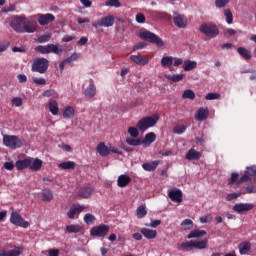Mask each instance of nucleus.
<instances>
[{
    "instance_id": "nucleus-1",
    "label": "nucleus",
    "mask_w": 256,
    "mask_h": 256,
    "mask_svg": "<svg viewBox=\"0 0 256 256\" xmlns=\"http://www.w3.org/2000/svg\"><path fill=\"white\" fill-rule=\"evenodd\" d=\"M159 122V114H154L152 116H146L142 119H140L136 125L137 129L139 131L145 132L147 129H150V127H155L157 123Z\"/></svg>"
},
{
    "instance_id": "nucleus-2",
    "label": "nucleus",
    "mask_w": 256,
    "mask_h": 256,
    "mask_svg": "<svg viewBox=\"0 0 256 256\" xmlns=\"http://www.w3.org/2000/svg\"><path fill=\"white\" fill-rule=\"evenodd\" d=\"M140 39H143V41H147L148 43H152L153 45H156L157 47H165V42L163 39L159 38L155 33L145 30L139 33Z\"/></svg>"
},
{
    "instance_id": "nucleus-3",
    "label": "nucleus",
    "mask_w": 256,
    "mask_h": 256,
    "mask_svg": "<svg viewBox=\"0 0 256 256\" xmlns=\"http://www.w3.org/2000/svg\"><path fill=\"white\" fill-rule=\"evenodd\" d=\"M199 31L210 39H214V37L219 35V27L213 22L202 23L199 27Z\"/></svg>"
},
{
    "instance_id": "nucleus-4",
    "label": "nucleus",
    "mask_w": 256,
    "mask_h": 256,
    "mask_svg": "<svg viewBox=\"0 0 256 256\" xmlns=\"http://www.w3.org/2000/svg\"><path fill=\"white\" fill-rule=\"evenodd\" d=\"M47 69H49V60H47V58L34 59L31 68L33 73H40L43 75L44 73H47Z\"/></svg>"
},
{
    "instance_id": "nucleus-5",
    "label": "nucleus",
    "mask_w": 256,
    "mask_h": 256,
    "mask_svg": "<svg viewBox=\"0 0 256 256\" xmlns=\"http://www.w3.org/2000/svg\"><path fill=\"white\" fill-rule=\"evenodd\" d=\"M3 144L9 149H21L23 147V142L16 135H4Z\"/></svg>"
},
{
    "instance_id": "nucleus-6",
    "label": "nucleus",
    "mask_w": 256,
    "mask_h": 256,
    "mask_svg": "<svg viewBox=\"0 0 256 256\" xmlns=\"http://www.w3.org/2000/svg\"><path fill=\"white\" fill-rule=\"evenodd\" d=\"M113 25H115V16L113 15L102 17L99 22L92 23L95 29H99V27H113Z\"/></svg>"
},
{
    "instance_id": "nucleus-7",
    "label": "nucleus",
    "mask_w": 256,
    "mask_h": 256,
    "mask_svg": "<svg viewBox=\"0 0 256 256\" xmlns=\"http://www.w3.org/2000/svg\"><path fill=\"white\" fill-rule=\"evenodd\" d=\"M109 233V227L105 224L94 226L90 230L91 237H105Z\"/></svg>"
},
{
    "instance_id": "nucleus-8",
    "label": "nucleus",
    "mask_w": 256,
    "mask_h": 256,
    "mask_svg": "<svg viewBox=\"0 0 256 256\" xmlns=\"http://www.w3.org/2000/svg\"><path fill=\"white\" fill-rule=\"evenodd\" d=\"M10 222L12 225H16L17 227H23L27 229L29 227V222L25 221L22 216L18 212H12L10 216Z\"/></svg>"
},
{
    "instance_id": "nucleus-9",
    "label": "nucleus",
    "mask_w": 256,
    "mask_h": 256,
    "mask_svg": "<svg viewBox=\"0 0 256 256\" xmlns=\"http://www.w3.org/2000/svg\"><path fill=\"white\" fill-rule=\"evenodd\" d=\"M25 19L23 17L16 16L11 22L10 27L16 31V33H22L23 27L25 25Z\"/></svg>"
},
{
    "instance_id": "nucleus-10",
    "label": "nucleus",
    "mask_w": 256,
    "mask_h": 256,
    "mask_svg": "<svg viewBox=\"0 0 256 256\" xmlns=\"http://www.w3.org/2000/svg\"><path fill=\"white\" fill-rule=\"evenodd\" d=\"M53 21H55V15L51 13L38 15V23L42 27H45V25H49V23H53Z\"/></svg>"
},
{
    "instance_id": "nucleus-11",
    "label": "nucleus",
    "mask_w": 256,
    "mask_h": 256,
    "mask_svg": "<svg viewBox=\"0 0 256 256\" xmlns=\"http://www.w3.org/2000/svg\"><path fill=\"white\" fill-rule=\"evenodd\" d=\"M168 197L174 203H183V192L180 189L169 190Z\"/></svg>"
},
{
    "instance_id": "nucleus-12",
    "label": "nucleus",
    "mask_w": 256,
    "mask_h": 256,
    "mask_svg": "<svg viewBox=\"0 0 256 256\" xmlns=\"http://www.w3.org/2000/svg\"><path fill=\"white\" fill-rule=\"evenodd\" d=\"M255 209V204L253 203H238L233 206V211L236 213H243L244 211H251Z\"/></svg>"
},
{
    "instance_id": "nucleus-13",
    "label": "nucleus",
    "mask_w": 256,
    "mask_h": 256,
    "mask_svg": "<svg viewBox=\"0 0 256 256\" xmlns=\"http://www.w3.org/2000/svg\"><path fill=\"white\" fill-rule=\"evenodd\" d=\"M85 211V206H81L79 204H74L71 206L70 210L67 213L68 219H75L76 215L83 213Z\"/></svg>"
},
{
    "instance_id": "nucleus-14",
    "label": "nucleus",
    "mask_w": 256,
    "mask_h": 256,
    "mask_svg": "<svg viewBox=\"0 0 256 256\" xmlns=\"http://www.w3.org/2000/svg\"><path fill=\"white\" fill-rule=\"evenodd\" d=\"M174 25L176 27H179V29H184V27H187V18L185 16L178 14L177 12L174 13Z\"/></svg>"
},
{
    "instance_id": "nucleus-15",
    "label": "nucleus",
    "mask_w": 256,
    "mask_h": 256,
    "mask_svg": "<svg viewBox=\"0 0 256 256\" xmlns=\"http://www.w3.org/2000/svg\"><path fill=\"white\" fill-rule=\"evenodd\" d=\"M130 59L135 63L136 65L145 66L147 63H149V57L143 56V55H131Z\"/></svg>"
},
{
    "instance_id": "nucleus-16",
    "label": "nucleus",
    "mask_w": 256,
    "mask_h": 256,
    "mask_svg": "<svg viewBox=\"0 0 256 256\" xmlns=\"http://www.w3.org/2000/svg\"><path fill=\"white\" fill-rule=\"evenodd\" d=\"M185 158L187 159V161H199V159H201V152L195 150L194 148H191L186 153Z\"/></svg>"
},
{
    "instance_id": "nucleus-17",
    "label": "nucleus",
    "mask_w": 256,
    "mask_h": 256,
    "mask_svg": "<svg viewBox=\"0 0 256 256\" xmlns=\"http://www.w3.org/2000/svg\"><path fill=\"white\" fill-rule=\"evenodd\" d=\"M35 31H37V26L26 18L24 20V26L22 27L21 33H35Z\"/></svg>"
},
{
    "instance_id": "nucleus-18",
    "label": "nucleus",
    "mask_w": 256,
    "mask_h": 256,
    "mask_svg": "<svg viewBox=\"0 0 256 256\" xmlns=\"http://www.w3.org/2000/svg\"><path fill=\"white\" fill-rule=\"evenodd\" d=\"M209 118V108H199L195 115L196 121H205Z\"/></svg>"
},
{
    "instance_id": "nucleus-19",
    "label": "nucleus",
    "mask_w": 256,
    "mask_h": 256,
    "mask_svg": "<svg viewBox=\"0 0 256 256\" xmlns=\"http://www.w3.org/2000/svg\"><path fill=\"white\" fill-rule=\"evenodd\" d=\"M207 245H209V239L207 238H204L202 240H192L193 249H207Z\"/></svg>"
},
{
    "instance_id": "nucleus-20",
    "label": "nucleus",
    "mask_w": 256,
    "mask_h": 256,
    "mask_svg": "<svg viewBox=\"0 0 256 256\" xmlns=\"http://www.w3.org/2000/svg\"><path fill=\"white\" fill-rule=\"evenodd\" d=\"M32 163L31 158H26L24 160H18L15 163V167L18 171H23V169H27V167H30Z\"/></svg>"
},
{
    "instance_id": "nucleus-21",
    "label": "nucleus",
    "mask_w": 256,
    "mask_h": 256,
    "mask_svg": "<svg viewBox=\"0 0 256 256\" xmlns=\"http://www.w3.org/2000/svg\"><path fill=\"white\" fill-rule=\"evenodd\" d=\"M23 253V248L16 247L14 250H0V256H20Z\"/></svg>"
},
{
    "instance_id": "nucleus-22",
    "label": "nucleus",
    "mask_w": 256,
    "mask_h": 256,
    "mask_svg": "<svg viewBox=\"0 0 256 256\" xmlns=\"http://www.w3.org/2000/svg\"><path fill=\"white\" fill-rule=\"evenodd\" d=\"M96 151L97 153H99V155H101V157H107L108 155H110V149L109 147H107V145H105L104 142H100L97 145Z\"/></svg>"
},
{
    "instance_id": "nucleus-23",
    "label": "nucleus",
    "mask_w": 256,
    "mask_h": 256,
    "mask_svg": "<svg viewBox=\"0 0 256 256\" xmlns=\"http://www.w3.org/2000/svg\"><path fill=\"white\" fill-rule=\"evenodd\" d=\"M129 183H131V177H129L128 175L122 174L117 179L118 187H121V188L127 187Z\"/></svg>"
},
{
    "instance_id": "nucleus-24",
    "label": "nucleus",
    "mask_w": 256,
    "mask_h": 256,
    "mask_svg": "<svg viewBox=\"0 0 256 256\" xmlns=\"http://www.w3.org/2000/svg\"><path fill=\"white\" fill-rule=\"evenodd\" d=\"M140 233L145 237V239H155V237H157V230H151L149 228H142Z\"/></svg>"
},
{
    "instance_id": "nucleus-25",
    "label": "nucleus",
    "mask_w": 256,
    "mask_h": 256,
    "mask_svg": "<svg viewBox=\"0 0 256 256\" xmlns=\"http://www.w3.org/2000/svg\"><path fill=\"white\" fill-rule=\"evenodd\" d=\"M157 139V135L155 132L147 133L142 139V145H151V143H155V140Z\"/></svg>"
},
{
    "instance_id": "nucleus-26",
    "label": "nucleus",
    "mask_w": 256,
    "mask_h": 256,
    "mask_svg": "<svg viewBox=\"0 0 256 256\" xmlns=\"http://www.w3.org/2000/svg\"><path fill=\"white\" fill-rule=\"evenodd\" d=\"M237 53L240 55V57L245 59V61H249L252 57L251 51H249V49L244 47H238Z\"/></svg>"
},
{
    "instance_id": "nucleus-27",
    "label": "nucleus",
    "mask_w": 256,
    "mask_h": 256,
    "mask_svg": "<svg viewBox=\"0 0 256 256\" xmlns=\"http://www.w3.org/2000/svg\"><path fill=\"white\" fill-rule=\"evenodd\" d=\"M240 255H247L251 251V242H242L238 246Z\"/></svg>"
},
{
    "instance_id": "nucleus-28",
    "label": "nucleus",
    "mask_w": 256,
    "mask_h": 256,
    "mask_svg": "<svg viewBox=\"0 0 256 256\" xmlns=\"http://www.w3.org/2000/svg\"><path fill=\"white\" fill-rule=\"evenodd\" d=\"M92 194L93 188H91L90 186H84L79 191V195L82 197V199H89Z\"/></svg>"
},
{
    "instance_id": "nucleus-29",
    "label": "nucleus",
    "mask_w": 256,
    "mask_h": 256,
    "mask_svg": "<svg viewBox=\"0 0 256 256\" xmlns=\"http://www.w3.org/2000/svg\"><path fill=\"white\" fill-rule=\"evenodd\" d=\"M96 93H97V88L95 87V84H93V83L89 84V86L84 91V95L88 99H92V97H95Z\"/></svg>"
},
{
    "instance_id": "nucleus-30",
    "label": "nucleus",
    "mask_w": 256,
    "mask_h": 256,
    "mask_svg": "<svg viewBox=\"0 0 256 256\" xmlns=\"http://www.w3.org/2000/svg\"><path fill=\"white\" fill-rule=\"evenodd\" d=\"M62 117L63 119H73L75 117V108L67 106L62 113Z\"/></svg>"
},
{
    "instance_id": "nucleus-31",
    "label": "nucleus",
    "mask_w": 256,
    "mask_h": 256,
    "mask_svg": "<svg viewBox=\"0 0 256 256\" xmlns=\"http://www.w3.org/2000/svg\"><path fill=\"white\" fill-rule=\"evenodd\" d=\"M203 235H207V231L196 229V230H192L188 234L187 239H197L199 237H203Z\"/></svg>"
},
{
    "instance_id": "nucleus-32",
    "label": "nucleus",
    "mask_w": 256,
    "mask_h": 256,
    "mask_svg": "<svg viewBox=\"0 0 256 256\" xmlns=\"http://www.w3.org/2000/svg\"><path fill=\"white\" fill-rule=\"evenodd\" d=\"M63 51H64L63 46L59 48V45L48 44V54L54 53V55H61Z\"/></svg>"
},
{
    "instance_id": "nucleus-33",
    "label": "nucleus",
    "mask_w": 256,
    "mask_h": 256,
    "mask_svg": "<svg viewBox=\"0 0 256 256\" xmlns=\"http://www.w3.org/2000/svg\"><path fill=\"white\" fill-rule=\"evenodd\" d=\"M75 162L74 161H67V162H62L58 164V168L61 169L62 171H68L71 169H75Z\"/></svg>"
},
{
    "instance_id": "nucleus-34",
    "label": "nucleus",
    "mask_w": 256,
    "mask_h": 256,
    "mask_svg": "<svg viewBox=\"0 0 256 256\" xmlns=\"http://www.w3.org/2000/svg\"><path fill=\"white\" fill-rule=\"evenodd\" d=\"M43 167V161L39 158H36L29 166L30 171H41Z\"/></svg>"
},
{
    "instance_id": "nucleus-35",
    "label": "nucleus",
    "mask_w": 256,
    "mask_h": 256,
    "mask_svg": "<svg viewBox=\"0 0 256 256\" xmlns=\"http://www.w3.org/2000/svg\"><path fill=\"white\" fill-rule=\"evenodd\" d=\"M48 107L50 113L53 115H59V104L55 100L51 99L48 103Z\"/></svg>"
},
{
    "instance_id": "nucleus-36",
    "label": "nucleus",
    "mask_w": 256,
    "mask_h": 256,
    "mask_svg": "<svg viewBox=\"0 0 256 256\" xmlns=\"http://www.w3.org/2000/svg\"><path fill=\"white\" fill-rule=\"evenodd\" d=\"M193 69H197V63L193 60H186L183 63L184 71H193Z\"/></svg>"
},
{
    "instance_id": "nucleus-37",
    "label": "nucleus",
    "mask_w": 256,
    "mask_h": 256,
    "mask_svg": "<svg viewBox=\"0 0 256 256\" xmlns=\"http://www.w3.org/2000/svg\"><path fill=\"white\" fill-rule=\"evenodd\" d=\"M183 74H165V78L168 79V81H172V83H179V81H183Z\"/></svg>"
},
{
    "instance_id": "nucleus-38",
    "label": "nucleus",
    "mask_w": 256,
    "mask_h": 256,
    "mask_svg": "<svg viewBox=\"0 0 256 256\" xmlns=\"http://www.w3.org/2000/svg\"><path fill=\"white\" fill-rule=\"evenodd\" d=\"M42 201H45L46 203L53 201V192L50 189H44L42 191Z\"/></svg>"
},
{
    "instance_id": "nucleus-39",
    "label": "nucleus",
    "mask_w": 256,
    "mask_h": 256,
    "mask_svg": "<svg viewBox=\"0 0 256 256\" xmlns=\"http://www.w3.org/2000/svg\"><path fill=\"white\" fill-rule=\"evenodd\" d=\"M67 233H81L83 231V227L78 224H72L66 226Z\"/></svg>"
},
{
    "instance_id": "nucleus-40",
    "label": "nucleus",
    "mask_w": 256,
    "mask_h": 256,
    "mask_svg": "<svg viewBox=\"0 0 256 256\" xmlns=\"http://www.w3.org/2000/svg\"><path fill=\"white\" fill-rule=\"evenodd\" d=\"M193 240L189 242H183L178 246V251H193Z\"/></svg>"
},
{
    "instance_id": "nucleus-41",
    "label": "nucleus",
    "mask_w": 256,
    "mask_h": 256,
    "mask_svg": "<svg viewBox=\"0 0 256 256\" xmlns=\"http://www.w3.org/2000/svg\"><path fill=\"white\" fill-rule=\"evenodd\" d=\"M126 143L131 147H139V145H143V140L141 138H126Z\"/></svg>"
},
{
    "instance_id": "nucleus-42",
    "label": "nucleus",
    "mask_w": 256,
    "mask_h": 256,
    "mask_svg": "<svg viewBox=\"0 0 256 256\" xmlns=\"http://www.w3.org/2000/svg\"><path fill=\"white\" fill-rule=\"evenodd\" d=\"M174 57L173 56H164L161 59V65L162 67H171L173 65V61H174Z\"/></svg>"
},
{
    "instance_id": "nucleus-43",
    "label": "nucleus",
    "mask_w": 256,
    "mask_h": 256,
    "mask_svg": "<svg viewBox=\"0 0 256 256\" xmlns=\"http://www.w3.org/2000/svg\"><path fill=\"white\" fill-rule=\"evenodd\" d=\"M147 215V208L145 207V205H140L137 209H136V216L138 219H143V217H146Z\"/></svg>"
},
{
    "instance_id": "nucleus-44",
    "label": "nucleus",
    "mask_w": 256,
    "mask_h": 256,
    "mask_svg": "<svg viewBox=\"0 0 256 256\" xmlns=\"http://www.w3.org/2000/svg\"><path fill=\"white\" fill-rule=\"evenodd\" d=\"M250 171L251 168H247V171H245L244 175H242L238 180V185L241 183H246L247 181H251V174L249 173Z\"/></svg>"
},
{
    "instance_id": "nucleus-45",
    "label": "nucleus",
    "mask_w": 256,
    "mask_h": 256,
    "mask_svg": "<svg viewBox=\"0 0 256 256\" xmlns=\"http://www.w3.org/2000/svg\"><path fill=\"white\" fill-rule=\"evenodd\" d=\"M185 131H187V126L181 124H177L173 129V133H175V135H183Z\"/></svg>"
},
{
    "instance_id": "nucleus-46",
    "label": "nucleus",
    "mask_w": 256,
    "mask_h": 256,
    "mask_svg": "<svg viewBox=\"0 0 256 256\" xmlns=\"http://www.w3.org/2000/svg\"><path fill=\"white\" fill-rule=\"evenodd\" d=\"M157 165H159V163L157 162L144 163L142 165V168L144 169V171H155V169H157Z\"/></svg>"
},
{
    "instance_id": "nucleus-47",
    "label": "nucleus",
    "mask_w": 256,
    "mask_h": 256,
    "mask_svg": "<svg viewBox=\"0 0 256 256\" xmlns=\"http://www.w3.org/2000/svg\"><path fill=\"white\" fill-rule=\"evenodd\" d=\"M181 227H182V229H184V231H188L189 229H193V220H191V219H185V220L181 223Z\"/></svg>"
},
{
    "instance_id": "nucleus-48",
    "label": "nucleus",
    "mask_w": 256,
    "mask_h": 256,
    "mask_svg": "<svg viewBox=\"0 0 256 256\" xmlns=\"http://www.w3.org/2000/svg\"><path fill=\"white\" fill-rule=\"evenodd\" d=\"M224 17H226V22L228 23V25L233 24V12H231V9L228 8L224 10Z\"/></svg>"
},
{
    "instance_id": "nucleus-49",
    "label": "nucleus",
    "mask_w": 256,
    "mask_h": 256,
    "mask_svg": "<svg viewBox=\"0 0 256 256\" xmlns=\"http://www.w3.org/2000/svg\"><path fill=\"white\" fill-rule=\"evenodd\" d=\"M182 99H190V100L195 99V92H193V90L191 89L185 90L182 94Z\"/></svg>"
},
{
    "instance_id": "nucleus-50",
    "label": "nucleus",
    "mask_w": 256,
    "mask_h": 256,
    "mask_svg": "<svg viewBox=\"0 0 256 256\" xmlns=\"http://www.w3.org/2000/svg\"><path fill=\"white\" fill-rule=\"evenodd\" d=\"M84 223H86V225H93V223H95V216L91 213H87L84 215Z\"/></svg>"
},
{
    "instance_id": "nucleus-51",
    "label": "nucleus",
    "mask_w": 256,
    "mask_h": 256,
    "mask_svg": "<svg viewBox=\"0 0 256 256\" xmlns=\"http://www.w3.org/2000/svg\"><path fill=\"white\" fill-rule=\"evenodd\" d=\"M128 133L130 137H132L133 139H137V137H139V130L136 127H133V126L129 127Z\"/></svg>"
},
{
    "instance_id": "nucleus-52",
    "label": "nucleus",
    "mask_w": 256,
    "mask_h": 256,
    "mask_svg": "<svg viewBox=\"0 0 256 256\" xmlns=\"http://www.w3.org/2000/svg\"><path fill=\"white\" fill-rule=\"evenodd\" d=\"M35 51H37L38 53H41L42 55H49V46H37L35 48Z\"/></svg>"
},
{
    "instance_id": "nucleus-53",
    "label": "nucleus",
    "mask_w": 256,
    "mask_h": 256,
    "mask_svg": "<svg viewBox=\"0 0 256 256\" xmlns=\"http://www.w3.org/2000/svg\"><path fill=\"white\" fill-rule=\"evenodd\" d=\"M229 4V0H215V6L217 9H223V7Z\"/></svg>"
},
{
    "instance_id": "nucleus-54",
    "label": "nucleus",
    "mask_w": 256,
    "mask_h": 256,
    "mask_svg": "<svg viewBox=\"0 0 256 256\" xmlns=\"http://www.w3.org/2000/svg\"><path fill=\"white\" fill-rule=\"evenodd\" d=\"M51 41V34H44L38 37V43H47Z\"/></svg>"
},
{
    "instance_id": "nucleus-55",
    "label": "nucleus",
    "mask_w": 256,
    "mask_h": 256,
    "mask_svg": "<svg viewBox=\"0 0 256 256\" xmlns=\"http://www.w3.org/2000/svg\"><path fill=\"white\" fill-rule=\"evenodd\" d=\"M106 7H121L119 0H108L106 1Z\"/></svg>"
},
{
    "instance_id": "nucleus-56",
    "label": "nucleus",
    "mask_w": 256,
    "mask_h": 256,
    "mask_svg": "<svg viewBox=\"0 0 256 256\" xmlns=\"http://www.w3.org/2000/svg\"><path fill=\"white\" fill-rule=\"evenodd\" d=\"M221 97V95L219 93H208L206 96H205V99L207 101H213L215 99H219Z\"/></svg>"
},
{
    "instance_id": "nucleus-57",
    "label": "nucleus",
    "mask_w": 256,
    "mask_h": 256,
    "mask_svg": "<svg viewBox=\"0 0 256 256\" xmlns=\"http://www.w3.org/2000/svg\"><path fill=\"white\" fill-rule=\"evenodd\" d=\"M243 193H230L226 196V201H233L234 199H238V197H241Z\"/></svg>"
},
{
    "instance_id": "nucleus-58",
    "label": "nucleus",
    "mask_w": 256,
    "mask_h": 256,
    "mask_svg": "<svg viewBox=\"0 0 256 256\" xmlns=\"http://www.w3.org/2000/svg\"><path fill=\"white\" fill-rule=\"evenodd\" d=\"M79 59V55L77 53H73L70 57L66 58L65 61L68 65H71L73 61H77Z\"/></svg>"
},
{
    "instance_id": "nucleus-59",
    "label": "nucleus",
    "mask_w": 256,
    "mask_h": 256,
    "mask_svg": "<svg viewBox=\"0 0 256 256\" xmlns=\"http://www.w3.org/2000/svg\"><path fill=\"white\" fill-rule=\"evenodd\" d=\"M17 10V6L15 4H11L9 7H4L2 9L3 13H13V11Z\"/></svg>"
},
{
    "instance_id": "nucleus-60",
    "label": "nucleus",
    "mask_w": 256,
    "mask_h": 256,
    "mask_svg": "<svg viewBox=\"0 0 256 256\" xmlns=\"http://www.w3.org/2000/svg\"><path fill=\"white\" fill-rule=\"evenodd\" d=\"M224 35L226 37H233V35H237V31L233 28H227L226 30H224Z\"/></svg>"
},
{
    "instance_id": "nucleus-61",
    "label": "nucleus",
    "mask_w": 256,
    "mask_h": 256,
    "mask_svg": "<svg viewBox=\"0 0 256 256\" xmlns=\"http://www.w3.org/2000/svg\"><path fill=\"white\" fill-rule=\"evenodd\" d=\"M33 83H35L36 85H46L47 84V80H45V78H33Z\"/></svg>"
},
{
    "instance_id": "nucleus-62",
    "label": "nucleus",
    "mask_w": 256,
    "mask_h": 256,
    "mask_svg": "<svg viewBox=\"0 0 256 256\" xmlns=\"http://www.w3.org/2000/svg\"><path fill=\"white\" fill-rule=\"evenodd\" d=\"M246 193H248L249 195H251L252 193H256V184H252L250 186H247L245 188Z\"/></svg>"
},
{
    "instance_id": "nucleus-63",
    "label": "nucleus",
    "mask_w": 256,
    "mask_h": 256,
    "mask_svg": "<svg viewBox=\"0 0 256 256\" xmlns=\"http://www.w3.org/2000/svg\"><path fill=\"white\" fill-rule=\"evenodd\" d=\"M12 104L16 107H21L23 105V99L16 97L12 99Z\"/></svg>"
},
{
    "instance_id": "nucleus-64",
    "label": "nucleus",
    "mask_w": 256,
    "mask_h": 256,
    "mask_svg": "<svg viewBox=\"0 0 256 256\" xmlns=\"http://www.w3.org/2000/svg\"><path fill=\"white\" fill-rule=\"evenodd\" d=\"M136 22L137 23H145V14L143 13H138L136 15Z\"/></svg>"
}]
</instances>
